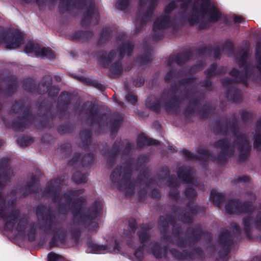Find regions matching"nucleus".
Returning <instances> with one entry per match:
<instances>
[{"label": "nucleus", "mask_w": 261, "mask_h": 261, "mask_svg": "<svg viewBox=\"0 0 261 261\" xmlns=\"http://www.w3.org/2000/svg\"><path fill=\"white\" fill-rule=\"evenodd\" d=\"M220 17V12L209 0H198L195 5L192 16L188 18V21L191 24L199 22L202 18L215 21Z\"/></svg>", "instance_id": "obj_1"}, {"label": "nucleus", "mask_w": 261, "mask_h": 261, "mask_svg": "<svg viewBox=\"0 0 261 261\" xmlns=\"http://www.w3.org/2000/svg\"><path fill=\"white\" fill-rule=\"evenodd\" d=\"M23 35L17 31L14 34H11L9 31L0 33V45L4 44L5 47L9 49L18 47L22 42Z\"/></svg>", "instance_id": "obj_2"}, {"label": "nucleus", "mask_w": 261, "mask_h": 261, "mask_svg": "<svg viewBox=\"0 0 261 261\" xmlns=\"http://www.w3.org/2000/svg\"><path fill=\"white\" fill-rule=\"evenodd\" d=\"M25 52L31 56L53 59L54 54L53 50L48 48L41 47L38 44L29 42L25 46Z\"/></svg>", "instance_id": "obj_3"}, {"label": "nucleus", "mask_w": 261, "mask_h": 261, "mask_svg": "<svg viewBox=\"0 0 261 261\" xmlns=\"http://www.w3.org/2000/svg\"><path fill=\"white\" fill-rule=\"evenodd\" d=\"M5 200L0 195V216L5 223L6 228L9 230H11L17 222V217L14 215H10L8 217L5 218Z\"/></svg>", "instance_id": "obj_4"}, {"label": "nucleus", "mask_w": 261, "mask_h": 261, "mask_svg": "<svg viewBox=\"0 0 261 261\" xmlns=\"http://www.w3.org/2000/svg\"><path fill=\"white\" fill-rule=\"evenodd\" d=\"M102 210V205L101 203H97L96 206L92 209L90 214L86 216L84 219V221L87 225V227H90L91 225L93 227H96L97 223L95 221H92L94 219L97 218L100 214ZM89 229L93 230V228H89Z\"/></svg>", "instance_id": "obj_5"}, {"label": "nucleus", "mask_w": 261, "mask_h": 261, "mask_svg": "<svg viewBox=\"0 0 261 261\" xmlns=\"http://www.w3.org/2000/svg\"><path fill=\"white\" fill-rule=\"evenodd\" d=\"M168 18L167 16L161 17L155 20L153 25V31L154 33L163 30L168 25Z\"/></svg>", "instance_id": "obj_6"}, {"label": "nucleus", "mask_w": 261, "mask_h": 261, "mask_svg": "<svg viewBox=\"0 0 261 261\" xmlns=\"http://www.w3.org/2000/svg\"><path fill=\"white\" fill-rule=\"evenodd\" d=\"M88 246L90 249V252L92 253H105L110 251L107 247L94 243H89Z\"/></svg>", "instance_id": "obj_7"}, {"label": "nucleus", "mask_w": 261, "mask_h": 261, "mask_svg": "<svg viewBox=\"0 0 261 261\" xmlns=\"http://www.w3.org/2000/svg\"><path fill=\"white\" fill-rule=\"evenodd\" d=\"M129 176V174L127 172V169H124L123 170L121 169H117L111 174V179L113 181L119 178L125 180V178H127Z\"/></svg>", "instance_id": "obj_8"}, {"label": "nucleus", "mask_w": 261, "mask_h": 261, "mask_svg": "<svg viewBox=\"0 0 261 261\" xmlns=\"http://www.w3.org/2000/svg\"><path fill=\"white\" fill-rule=\"evenodd\" d=\"M216 147H220L221 148L223 153L226 155L229 156L232 153V147L228 145V144L224 141H219L217 142L216 144Z\"/></svg>", "instance_id": "obj_9"}, {"label": "nucleus", "mask_w": 261, "mask_h": 261, "mask_svg": "<svg viewBox=\"0 0 261 261\" xmlns=\"http://www.w3.org/2000/svg\"><path fill=\"white\" fill-rule=\"evenodd\" d=\"M138 141L140 144L142 145H152V144H158V142L156 140L147 138L144 135H140L138 138Z\"/></svg>", "instance_id": "obj_10"}, {"label": "nucleus", "mask_w": 261, "mask_h": 261, "mask_svg": "<svg viewBox=\"0 0 261 261\" xmlns=\"http://www.w3.org/2000/svg\"><path fill=\"white\" fill-rule=\"evenodd\" d=\"M225 210L228 214H238L240 211L237 210V205L235 202L231 201L225 206Z\"/></svg>", "instance_id": "obj_11"}, {"label": "nucleus", "mask_w": 261, "mask_h": 261, "mask_svg": "<svg viewBox=\"0 0 261 261\" xmlns=\"http://www.w3.org/2000/svg\"><path fill=\"white\" fill-rule=\"evenodd\" d=\"M211 198L213 201L219 204L223 199V196L215 190H212L211 193Z\"/></svg>", "instance_id": "obj_12"}, {"label": "nucleus", "mask_w": 261, "mask_h": 261, "mask_svg": "<svg viewBox=\"0 0 261 261\" xmlns=\"http://www.w3.org/2000/svg\"><path fill=\"white\" fill-rule=\"evenodd\" d=\"M178 176L179 178H181L185 182H192L193 181L192 175L190 171H186L183 175L181 173H179Z\"/></svg>", "instance_id": "obj_13"}, {"label": "nucleus", "mask_w": 261, "mask_h": 261, "mask_svg": "<svg viewBox=\"0 0 261 261\" xmlns=\"http://www.w3.org/2000/svg\"><path fill=\"white\" fill-rule=\"evenodd\" d=\"M134 256L135 257V261H140L143 256L142 248H139L135 250Z\"/></svg>", "instance_id": "obj_14"}, {"label": "nucleus", "mask_w": 261, "mask_h": 261, "mask_svg": "<svg viewBox=\"0 0 261 261\" xmlns=\"http://www.w3.org/2000/svg\"><path fill=\"white\" fill-rule=\"evenodd\" d=\"M128 5L127 0H120L116 3V7L120 10H124Z\"/></svg>", "instance_id": "obj_15"}, {"label": "nucleus", "mask_w": 261, "mask_h": 261, "mask_svg": "<svg viewBox=\"0 0 261 261\" xmlns=\"http://www.w3.org/2000/svg\"><path fill=\"white\" fill-rule=\"evenodd\" d=\"M60 256L55 253H49L48 254V259L49 261H56L60 258Z\"/></svg>", "instance_id": "obj_16"}, {"label": "nucleus", "mask_w": 261, "mask_h": 261, "mask_svg": "<svg viewBox=\"0 0 261 261\" xmlns=\"http://www.w3.org/2000/svg\"><path fill=\"white\" fill-rule=\"evenodd\" d=\"M126 99L132 103H135L137 101L136 96L131 93H129L127 95Z\"/></svg>", "instance_id": "obj_17"}, {"label": "nucleus", "mask_w": 261, "mask_h": 261, "mask_svg": "<svg viewBox=\"0 0 261 261\" xmlns=\"http://www.w3.org/2000/svg\"><path fill=\"white\" fill-rule=\"evenodd\" d=\"M139 240L141 242H144L148 239V234L146 231H142L139 234Z\"/></svg>", "instance_id": "obj_18"}, {"label": "nucleus", "mask_w": 261, "mask_h": 261, "mask_svg": "<svg viewBox=\"0 0 261 261\" xmlns=\"http://www.w3.org/2000/svg\"><path fill=\"white\" fill-rule=\"evenodd\" d=\"M254 146L257 149H261V137H258L255 139L254 143Z\"/></svg>", "instance_id": "obj_19"}, {"label": "nucleus", "mask_w": 261, "mask_h": 261, "mask_svg": "<svg viewBox=\"0 0 261 261\" xmlns=\"http://www.w3.org/2000/svg\"><path fill=\"white\" fill-rule=\"evenodd\" d=\"M122 49H123V51L121 50H120V52L121 54L124 55L125 54V52H126V54H128L130 53L132 48L129 45H126L123 47Z\"/></svg>", "instance_id": "obj_20"}, {"label": "nucleus", "mask_w": 261, "mask_h": 261, "mask_svg": "<svg viewBox=\"0 0 261 261\" xmlns=\"http://www.w3.org/2000/svg\"><path fill=\"white\" fill-rule=\"evenodd\" d=\"M186 194L188 196H193L195 195L194 190L192 188H189L186 191Z\"/></svg>", "instance_id": "obj_21"}, {"label": "nucleus", "mask_w": 261, "mask_h": 261, "mask_svg": "<svg viewBox=\"0 0 261 261\" xmlns=\"http://www.w3.org/2000/svg\"><path fill=\"white\" fill-rule=\"evenodd\" d=\"M174 7H175V3L174 2L169 4L166 8V9H165L166 13H168L169 12V11H170L171 10L173 9Z\"/></svg>", "instance_id": "obj_22"}, {"label": "nucleus", "mask_w": 261, "mask_h": 261, "mask_svg": "<svg viewBox=\"0 0 261 261\" xmlns=\"http://www.w3.org/2000/svg\"><path fill=\"white\" fill-rule=\"evenodd\" d=\"M238 141H239V142H241L242 145L241 146V148H243L244 147V146L245 147H248V143L245 141L244 142V140H243V139L242 137H240L238 139Z\"/></svg>", "instance_id": "obj_23"}, {"label": "nucleus", "mask_w": 261, "mask_h": 261, "mask_svg": "<svg viewBox=\"0 0 261 261\" xmlns=\"http://www.w3.org/2000/svg\"><path fill=\"white\" fill-rule=\"evenodd\" d=\"M159 247L157 245H155L154 246V249H151V252H152V253L155 255L156 256V257H159L158 256V255L157 254V253H156V251H158L159 250Z\"/></svg>", "instance_id": "obj_24"}, {"label": "nucleus", "mask_w": 261, "mask_h": 261, "mask_svg": "<svg viewBox=\"0 0 261 261\" xmlns=\"http://www.w3.org/2000/svg\"><path fill=\"white\" fill-rule=\"evenodd\" d=\"M249 180V179L247 177H243L239 179V182H247Z\"/></svg>", "instance_id": "obj_25"}, {"label": "nucleus", "mask_w": 261, "mask_h": 261, "mask_svg": "<svg viewBox=\"0 0 261 261\" xmlns=\"http://www.w3.org/2000/svg\"><path fill=\"white\" fill-rule=\"evenodd\" d=\"M246 58H247L246 54L241 58V59L239 60V64H240V65H242L243 62L246 60Z\"/></svg>", "instance_id": "obj_26"}, {"label": "nucleus", "mask_w": 261, "mask_h": 261, "mask_svg": "<svg viewBox=\"0 0 261 261\" xmlns=\"http://www.w3.org/2000/svg\"><path fill=\"white\" fill-rule=\"evenodd\" d=\"M256 227L258 229L261 230V218H259L256 224Z\"/></svg>", "instance_id": "obj_27"}, {"label": "nucleus", "mask_w": 261, "mask_h": 261, "mask_svg": "<svg viewBox=\"0 0 261 261\" xmlns=\"http://www.w3.org/2000/svg\"><path fill=\"white\" fill-rule=\"evenodd\" d=\"M184 153L185 154V155L188 158H192V153L189 152V151H184Z\"/></svg>", "instance_id": "obj_28"}, {"label": "nucleus", "mask_w": 261, "mask_h": 261, "mask_svg": "<svg viewBox=\"0 0 261 261\" xmlns=\"http://www.w3.org/2000/svg\"><path fill=\"white\" fill-rule=\"evenodd\" d=\"M180 2H182V4L184 6H187L190 2V0H178Z\"/></svg>", "instance_id": "obj_29"}, {"label": "nucleus", "mask_w": 261, "mask_h": 261, "mask_svg": "<svg viewBox=\"0 0 261 261\" xmlns=\"http://www.w3.org/2000/svg\"><path fill=\"white\" fill-rule=\"evenodd\" d=\"M172 74H173V73L171 71L168 73L165 77L166 80H169L170 78V75H172Z\"/></svg>", "instance_id": "obj_30"}, {"label": "nucleus", "mask_w": 261, "mask_h": 261, "mask_svg": "<svg viewBox=\"0 0 261 261\" xmlns=\"http://www.w3.org/2000/svg\"><path fill=\"white\" fill-rule=\"evenodd\" d=\"M242 20V18L240 16H235L234 17V21L236 22H240Z\"/></svg>", "instance_id": "obj_31"}, {"label": "nucleus", "mask_w": 261, "mask_h": 261, "mask_svg": "<svg viewBox=\"0 0 261 261\" xmlns=\"http://www.w3.org/2000/svg\"><path fill=\"white\" fill-rule=\"evenodd\" d=\"M232 74L233 75L237 76L238 75V71L236 70H233L232 71Z\"/></svg>", "instance_id": "obj_32"}, {"label": "nucleus", "mask_w": 261, "mask_h": 261, "mask_svg": "<svg viewBox=\"0 0 261 261\" xmlns=\"http://www.w3.org/2000/svg\"><path fill=\"white\" fill-rule=\"evenodd\" d=\"M244 224L245 226H248L249 225V222L244 221Z\"/></svg>", "instance_id": "obj_33"}, {"label": "nucleus", "mask_w": 261, "mask_h": 261, "mask_svg": "<svg viewBox=\"0 0 261 261\" xmlns=\"http://www.w3.org/2000/svg\"><path fill=\"white\" fill-rule=\"evenodd\" d=\"M63 238H64V235H62V237L61 238H59V239L61 241H63Z\"/></svg>", "instance_id": "obj_34"}, {"label": "nucleus", "mask_w": 261, "mask_h": 261, "mask_svg": "<svg viewBox=\"0 0 261 261\" xmlns=\"http://www.w3.org/2000/svg\"><path fill=\"white\" fill-rule=\"evenodd\" d=\"M36 3H37V4H38L39 5L40 4V3H39V0H36Z\"/></svg>", "instance_id": "obj_35"}, {"label": "nucleus", "mask_w": 261, "mask_h": 261, "mask_svg": "<svg viewBox=\"0 0 261 261\" xmlns=\"http://www.w3.org/2000/svg\"><path fill=\"white\" fill-rule=\"evenodd\" d=\"M17 230H18V231H19V232H21V230H20V229H19L18 227H17Z\"/></svg>", "instance_id": "obj_36"}, {"label": "nucleus", "mask_w": 261, "mask_h": 261, "mask_svg": "<svg viewBox=\"0 0 261 261\" xmlns=\"http://www.w3.org/2000/svg\"><path fill=\"white\" fill-rule=\"evenodd\" d=\"M26 2H29L31 1V0H25Z\"/></svg>", "instance_id": "obj_37"}, {"label": "nucleus", "mask_w": 261, "mask_h": 261, "mask_svg": "<svg viewBox=\"0 0 261 261\" xmlns=\"http://www.w3.org/2000/svg\"><path fill=\"white\" fill-rule=\"evenodd\" d=\"M18 225H20V226H21V224L20 223H19V224H18Z\"/></svg>", "instance_id": "obj_38"}, {"label": "nucleus", "mask_w": 261, "mask_h": 261, "mask_svg": "<svg viewBox=\"0 0 261 261\" xmlns=\"http://www.w3.org/2000/svg\"><path fill=\"white\" fill-rule=\"evenodd\" d=\"M67 4L68 5V4H69V1L68 0L67 1Z\"/></svg>", "instance_id": "obj_39"}, {"label": "nucleus", "mask_w": 261, "mask_h": 261, "mask_svg": "<svg viewBox=\"0 0 261 261\" xmlns=\"http://www.w3.org/2000/svg\"><path fill=\"white\" fill-rule=\"evenodd\" d=\"M99 62H100V63L102 62V60L101 59L99 60Z\"/></svg>", "instance_id": "obj_40"}, {"label": "nucleus", "mask_w": 261, "mask_h": 261, "mask_svg": "<svg viewBox=\"0 0 261 261\" xmlns=\"http://www.w3.org/2000/svg\"><path fill=\"white\" fill-rule=\"evenodd\" d=\"M112 54H113V53H112H112H110V55H111V56H112Z\"/></svg>", "instance_id": "obj_41"}, {"label": "nucleus", "mask_w": 261, "mask_h": 261, "mask_svg": "<svg viewBox=\"0 0 261 261\" xmlns=\"http://www.w3.org/2000/svg\"><path fill=\"white\" fill-rule=\"evenodd\" d=\"M239 149H240V150L241 149V146H239Z\"/></svg>", "instance_id": "obj_42"}]
</instances>
